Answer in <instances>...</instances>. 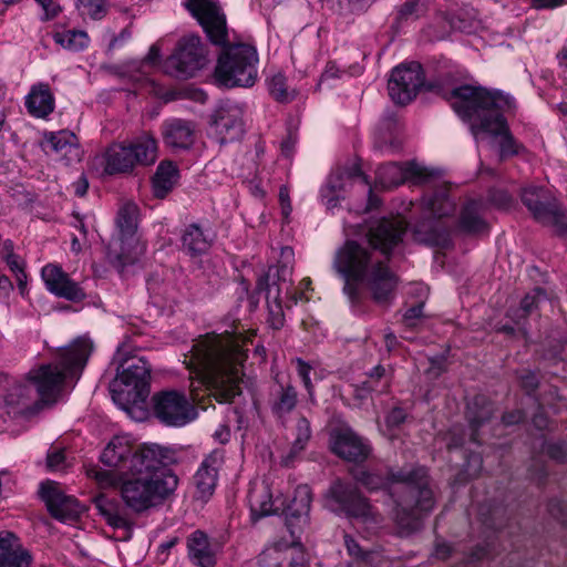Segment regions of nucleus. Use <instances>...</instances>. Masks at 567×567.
<instances>
[{
	"label": "nucleus",
	"instance_id": "1",
	"mask_svg": "<svg viewBox=\"0 0 567 567\" xmlns=\"http://www.w3.org/2000/svg\"><path fill=\"white\" fill-rule=\"evenodd\" d=\"M405 230L403 219L383 218L370 227L363 241L347 240L336 251L332 267L344 279L343 292L351 302L358 300L357 282L369 289L377 303L390 301L398 278L388 261Z\"/></svg>",
	"mask_w": 567,
	"mask_h": 567
},
{
	"label": "nucleus",
	"instance_id": "2",
	"mask_svg": "<svg viewBox=\"0 0 567 567\" xmlns=\"http://www.w3.org/2000/svg\"><path fill=\"white\" fill-rule=\"evenodd\" d=\"M93 350L90 339L81 337L62 348L56 363L43 364L28 373L25 383L11 386L4 398L7 413L30 420L54 404L68 381H78Z\"/></svg>",
	"mask_w": 567,
	"mask_h": 567
},
{
	"label": "nucleus",
	"instance_id": "3",
	"mask_svg": "<svg viewBox=\"0 0 567 567\" xmlns=\"http://www.w3.org/2000/svg\"><path fill=\"white\" fill-rule=\"evenodd\" d=\"M246 353L238 337L208 334L196 341L185 362L194 373L190 383L193 400H198L203 386L218 402H229L240 394L241 365Z\"/></svg>",
	"mask_w": 567,
	"mask_h": 567
},
{
	"label": "nucleus",
	"instance_id": "4",
	"mask_svg": "<svg viewBox=\"0 0 567 567\" xmlns=\"http://www.w3.org/2000/svg\"><path fill=\"white\" fill-rule=\"evenodd\" d=\"M446 100L455 113L471 122V132L476 141L484 136L499 137V156L518 155L525 147L511 134L503 112L515 109L514 99L501 91L461 85L453 89Z\"/></svg>",
	"mask_w": 567,
	"mask_h": 567
},
{
	"label": "nucleus",
	"instance_id": "5",
	"mask_svg": "<svg viewBox=\"0 0 567 567\" xmlns=\"http://www.w3.org/2000/svg\"><path fill=\"white\" fill-rule=\"evenodd\" d=\"M353 476L370 491L386 487L390 483L401 485L392 495L395 502L394 519L403 530L417 529L422 516L434 508L435 499L425 467L391 471L386 477L360 470L353 473Z\"/></svg>",
	"mask_w": 567,
	"mask_h": 567
},
{
	"label": "nucleus",
	"instance_id": "6",
	"mask_svg": "<svg viewBox=\"0 0 567 567\" xmlns=\"http://www.w3.org/2000/svg\"><path fill=\"white\" fill-rule=\"evenodd\" d=\"M163 450L148 454L143 462L123 478L120 492L125 506L136 514L144 513L167 499L178 486V477L162 466Z\"/></svg>",
	"mask_w": 567,
	"mask_h": 567
},
{
	"label": "nucleus",
	"instance_id": "7",
	"mask_svg": "<svg viewBox=\"0 0 567 567\" xmlns=\"http://www.w3.org/2000/svg\"><path fill=\"white\" fill-rule=\"evenodd\" d=\"M207 43L220 45L214 79L227 89L251 87L258 80L259 55L247 42H230L227 38H207Z\"/></svg>",
	"mask_w": 567,
	"mask_h": 567
},
{
	"label": "nucleus",
	"instance_id": "8",
	"mask_svg": "<svg viewBox=\"0 0 567 567\" xmlns=\"http://www.w3.org/2000/svg\"><path fill=\"white\" fill-rule=\"evenodd\" d=\"M161 449V446L152 444L135 450L127 436L116 435L107 443L101 454L102 463L115 468L116 473L92 466L86 470V474L102 488L114 487L117 485L120 476L127 475L133 468L143 465V462H148L146 460L148 454L157 453Z\"/></svg>",
	"mask_w": 567,
	"mask_h": 567
},
{
	"label": "nucleus",
	"instance_id": "9",
	"mask_svg": "<svg viewBox=\"0 0 567 567\" xmlns=\"http://www.w3.org/2000/svg\"><path fill=\"white\" fill-rule=\"evenodd\" d=\"M136 206L131 203L118 209L115 219L116 231L107 246L109 259L122 267L134 264L145 251V245L136 235Z\"/></svg>",
	"mask_w": 567,
	"mask_h": 567
},
{
	"label": "nucleus",
	"instance_id": "10",
	"mask_svg": "<svg viewBox=\"0 0 567 567\" xmlns=\"http://www.w3.org/2000/svg\"><path fill=\"white\" fill-rule=\"evenodd\" d=\"M327 503L331 511L344 513L360 520L368 528H374L382 522L381 515L349 483L334 482L327 492Z\"/></svg>",
	"mask_w": 567,
	"mask_h": 567
},
{
	"label": "nucleus",
	"instance_id": "11",
	"mask_svg": "<svg viewBox=\"0 0 567 567\" xmlns=\"http://www.w3.org/2000/svg\"><path fill=\"white\" fill-rule=\"evenodd\" d=\"M117 380L134 401H144L150 393L151 365L143 357L131 355L126 344L117 348Z\"/></svg>",
	"mask_w": 567,
	"mask_h": 567
},
{
	"label": "nucleus",
	"instance_id": "12",
	"mask_svg": "<svg viewBox=\"0 0 567 567\" xmlns=\"http://www.w3.org/2000/svg\"><path fill=\"white\" fill-rule=\"evenodd\" d=\"M154 416L164 425L182 427L197 417V410L187 395L177 390H163L152 396Z\"/></svg>",
	"mask_w": 567,
	"mask_h": 567
},
{
	"label": "nucleus",
	"instance_id": "13",
	"mask_svg": "<svg viewBox=\"0 0 567 567\" xmlns=\"http://www.w3.org/2000/svg\"><path fill=\"white\" fill-rule=\"evenodd\" d=\"M520 198L536 221L554 227L560 235L567 233V214L560 209L558 203L548 195L544 187L525 186L522 189Z\"/></svg>",
	"mask_w": 567,
	"mask_h": 567
},
{
	"label": "nucleus",
	"instance_id": "14",
	"mask_svg": "<svg viewBox=\"0 0 567 567\" xmlns=\"http://www.w3.org/2000/svg\"><path fill=\"white\" fill-rule=\"evenodd\" d=\"M208 56L207 43L200 38H185L167 59L166 70L178 79L192 78L208 63Z\"/></svg>",
	"mask_w": 567,
	"mask_h": 567
},
{
	"label": "nucleus",
	"instance_id": "15",
	"mask_svg": "<svg viewBox=\"0 0 567 567\" xmlns=\"http://www.w3.org/2000/svg\"><path fill=\"white\" fill-rule=\"evenodd\" d=\"M291 277V268L287 265L269 267L268 271L258 278L257 289L265 291L269 309L268 322L272 329L279 330L285 324V316L280 302L281 285Z\"/></svg>",
	"mask_w": 567,
	"mask_h": 567
},
{
	"label": "nucleus",
	"instance_id": "16",
	"mask_svg": "<svg viewBox=\"0 0 567 567\" xmlns=\"http://www.w3.org/2000/svg\"><path fill=\"white\" fill-rule=\"evenodd\" d=\"M424 83L422 66L417 62L395 66L388 82L389 95L396 104L405 105L417 94Z\"/></svg>",
	"mask_w": 567,
	"mask_h": 567
},
{
	"label": "nucleus",
	"instance_id": "17",
	"mask_svg": "<svg viewBox=\"0 0 567 567\" xmlns=\"http://www.w3.org/2000/svg\"><path fill=\"white\" fill-rule=\"evenodd\" d=\"M183 6L206 35H228L226 13L217 0H184Z\"/></svg>",
	"mask_w": 567,
	"mask_h": 567
},
{
	"label": "nucleus",
	"instance_id": "18",
	"mask_svg": "<svg viewBox=\"0 0 567 567\" xmlns=\"http://www.w3.org/2000/svg\"><path fill=\"white\" fill-rule=\"evenodd\" d=\"M244 111L237 104L216 110L209 126V135L220 145L238 141L244 132Z\"/></svg>",
	"mask_w": 567,
	"mask_h": 567
},
{
	"label": "nucleus",
	"instance_id": "19",
	"mask_svg": "<svg viewBox=\"0 0 567 567\" xmlns=\"http://www.w3.org/2000/svg\"><path fill=\"white\" fill-rule=\"evenodd\" d=\"M433 173L414 162L389 163L378 167L375 183L383 189L396 187L406 181L415 184L425 183Z\"/></svg>",
	"mask_w": 567,
	"mask_h": 567
},
{
	"label": "nucleus",
	"instance_id": "20",
	"mask_svg": "<svg viewBox=\"0 0 567 567\" xmlns=\"http://www.w3.org/2000/svg\"><path fill=\"white\" fill-rule=\"evenodd\" d=\"M40 494L51 515L63 523L75 522L84 511L78 499L65 495L55 482L41 483Z\"/></svg>",
	"mask_w": 567,
	"mask_h": 567
},
{
	"label": "nucleus",
	"instance_id": "21",
	"mask_svg": "<svg viewBox=\"0 0 567 567\" xmlns=\"http://www.w3.org/2000/svg\"><path fill=\"white\" fill-rule=\"evenodd\" d=\"M41 277L47 289L59 298L73 302L85 298V292L81 286L70 278V276L55 264H48L41 270Z\"/></svg>",
	"mask_w": 567,
	"mask_h": 567
},
{
	"label": "nucleus",
	"instance_id": "22",
	"mask_svg": "<svg viewBox=\"0 0 567 567\" xmlns=\"http://www.w3.org/2000/svg\"><path fill=\"white\" fill-rule=\"evenodd\" d=\"M331 449L338 456L354 463L365 461L371 452L368 441L351 429L334 431L331 435Z\"/></svg>",
	"mask_w": 567,
	"mask_h": 567
},
{
	"label": "nucleus",
	"instance_id": "23",
	"mask_svg": "<svg viewBox=\"0 0 567 567\" xmlns=\"http://www.w3.org/2000/svg\"><path fill=\"white\" fill-rule=\"evenodd\" d=\"M224 463V451L216 449L212 451L200 463L194 475L196 497L207 501L214 493L218 472Z\"/></svg>",
	"mask_w": 567,
	"mask_h": 567
},
{
	"label": "nucleus",
	"instance_id": "24",
	"mask_svg": "<svg viewBox=\"0 0 567 567\" xmlns=\"http://www.w3.org/2000/svg\"><path fill=\"white\" fill-rule=\"evenodd\" d=\"M96 162L106 175L130 174L135 164L127 143H112L104 152L96 156Z\"/></svg>",
	"mask_w": 567,
	"mask_h": 567
},
{
	"label": "nucleus",
	"instance_id": "25",
	"mask_svg": "<svg viewBox=\"0 0 567 567\" xmlns=\"http://www.w3.org/2000/svg\"><path fill=\"white\" fill-rule=\"evenodd\" d=\"M32 555L11 532H0V567H30Z\"/></svg>",
	"mask_w": 567,
	"mask_h": 567
},
{
	"label": "nucleus",
	"instance_id": "26",
	"mask_svg": "<svg viewBox=\"0 0 567 567\" xmlns=\"http://www.w3.org/2000/svg\"><path fill=\"white\" fill-rule=\"evenodd\" d=\"M28 113L35 118H48L55 109V97L48 83L38 82L24 97Z\"/></svg>",
	"mask_w": 567,
	"mask_h": 567
},
{
	"label": "nucleus",
	"instance_id": "27",
	"mask_svg": "<svg viewBox=\"0 0 567 567\" xmlns=\"http://www.w3.org/2000/svg\"><path fill=\"white\" fill-rule=\"evenodd\" d=\"M195 125L186 120L169 118L163 124V138L167 146L187 150L194 143Z\"/></svg>",
	"mask_w": 567,
	"mask_h": 567
},
{
	"label": "nucleus",
	"instance_id": "28",
	"mask_svg": "<svg viewBox=\"0 0 567 567\" xmlns=\"http://www.w3.org/2000/svg\"><path fill=\"white\" fill-rule=\"evenodd\" d=\"M215 236L209 229H204L198 224L188 225L182 234V248L190 257H198L206 254Z\"/></svg>",
	"mask_w": 567,
	"mask_h": 567
},
{
	"label": "nucleus",
	"instance_id": "29",
	"mask_svg": "<svg viewBox=\"0 0 567 567\" xmlns=\"http://www.w3.org/2000/svg\"><path fill=\"white\" fill-rule=\"evenodd\" d=\"M187 553L192 563L198 567H214L216 565L215 551L209 544L208 536L203 530H195L186 539Z\"/></svg>",
	"mask_w": 567,
	"mask_h": 567
},
{
	"label": "nucleus",
	"instance_id": "30",
	"mask_svg": "<svg viewBox=\"0 0 567 567\" xmlns=\"http://www.w3.org/2000/svg\"><path fill=\"white\" fill-rule=\"evenodd\" d=\"M136 166H151L158 158V143L151 133H143L127 142Z\"/></svg>",
	"mask_w": 567,
	"mask_h": 567
},
{
	"label": "nucleus",
	"instance_id": "31",
	"mask_svg": "<svg viewBox=\"0 0 567 567\" xmlns=\"http://www.w3.org/2000/svg\"><path fill=\"white\" fill-rule=\"evenodd\" d=\"M95 508L105 519L107 525L113 528L130 529L132 520L123 506L115 499H111L104 495H100L94 499Z\"/></svg>",
	"mask_w": 567,
	"mask_h": 567
},
{
	"label": "nucleus",
	"instance_id": "32",
	"mask_svg": "<svg viewBox=\"0 0 567 567\" xmlns=\"http://www.w3.org/2000/svg\"><path fill=\"white\" fill-rule=\"evenodd\" d=\"M422 206L429 216L435 218L449 216L455 210V203L449 197L445 184L436 185L431 194L424 195Z\"/></svg>",
	"mask_w": 567,
	"mask_h": 567
},
{
	"label": "nucleus",
	"instance_id": "33",
	"mask_svg": "<svg viewBox=\"0 0 567 567\" xmlns=\"http://www.w3.org/2000/svg\"><path fill=\"white\" fill-rule=\"evenodd\" d=\"M343 175L347 176L348 179H352L354 182H360L364 187L368 188L369 198H368V203L363 209L364 212H368V210L379 206L380 200L378 197H375L372 194V188L370 186L369 179L362 173L359 165H353V167H351L343 174L331 176L328 181L326 192L340 193L341 190H343V184L341 183V181L343 179Z\"/></svg>",
	"mask_w": 567,
	"mask_h": 567
},
{
	"label": "nucleus",
	"instance_id": "34",
	"mask_svg": "<svg viewBox=\"0 0 567 567\" xmlns=\"http://www.w3.org/2000/svg\"><path fill=\"white\" fill-rule=\"evenodd\" d=\"M178 177V168L173 162H161L152 181L155 197L164 198L177 184Z\"/></svg>",
	"mask_w": 567,
	"mask_h": 567
},
{
	"label": "nucleus",
	"instance_id": "35",
	"mask_svg": "<svg viewBox=\"0 0 567 567\" xmlns=\"http://www.w3.org/2000/svg\"><path fill=\"white\" fill-rule=\"evenodd\" d=\"M249 504L252 515L264 517L277 514L279 507L275 505L269 486L265 483L255 485L249 492Z\"/></svg>",
	"mask_w": 567,
	"mask_h": 567
},
{
	"label": "nucleus",
	"instance_id": "36",
	"mask_svg": "<svg viewBox=\"0 0 567 567\" xmlns=\"http://www.w3.org/2000/svg\"><path fill=\"white\" fill-rule=\"evenodd\" d=\"M311 505V491L308 485H299L291 502L284 508L287 518L308 522Z\"/></svg>",
	"mask_w": 567,
	"mask_h": 567
},
{
	"label": "nucleus",
	"instance_id": "37",
	"mask_svg": "<svg viewBox=\"0 0 567 567\" xmlns=\"http://www.w3.org/2000/svg\"><path fill=\"white\" fill-rule=\"evenodd\" d=\"M451 32H461L472 35L481 31V22L476 19L473 8L464 7L446 18Z\"/></svg>",
	"mask_w": 567,
	"mask_h": 567
},
{
	"label": "nucleus",
	"instance_id": "38",
	"mask_svg": "<svg viewBox=\"0 0 567 567\" xmlns=\"http://www.w3.org/2000/svg\"><path fill=\"white\" fill-rule=\"evenodd\" d=\"M483 204L477 200L468 202L462 209L460 227L468 234H481L487 229V224L482 218Z\"/></svg>",
	"mask_w": 567,
	"mask_h": 567
},
{
	"label": "nucleus",
	"instance_id": "39",
	"mask_svg": "<svg viewBox=\"0 0 567 567\" xmlns=\"http://www.w3.org/2000/svg\"><path fill=\"white\" fill-rule=\"evenodd\" d=\"M311 437L310 423L306 417H299L296 423V439L289 452L282 456L281 463L285 466H290L298 455L305 450L308 441Z\"/></svg>",
	"mask_w": 567,
	"mask_h": 567
},
{
	"label": "nucleus",
	"instance_id": "40",
	"mask_svg": "<svg viewBox=\"0 0 567 567\" xmlns=\"http://www.w3.org/2000/svg\"><path fill=\"white\" fill-rule=\"evenodd\" d=\"M298 402V394L291 384L279 385L271 403V411L278 417L289 414Z\"/></svg>",
	"mask_w": 567,
	"mask_h": 567
},
{
	"label": "nucleus",
	"instance_id": "41",
	"mask_svg": "<svg viewBox=\"0 0 567 567\" xmlns=\"http://www.w3.org/2000/svg\"><path fill=\"white\" fill-rule=\"evenodd\" d=\"M74 135L68 131L45 134L43 148L47 153L66 154L74 147Z\"/></svg>",
	"mask_w": 567,
	"mask_h": 567
},
{
	"label": "nucleus",
	"instance_id": "42",
	"mask_svg": "<svg viewBox=\"0 0 567 567\" xmlns=\"http://www.w3.org/2000/svg\"><path fill=\"white\" fill-rule=\"evenodd\" d=\"M492 414L493 406L483 395L475 396L472 403L468 404V419L473 430L489 420Z\"/></svg>",
	"mask_w": 567,
	"mask_h": 567
},
{
	"label": "nucleus",
	"instance_id": "43",
	"mask_svg": "<svg viewBox=\"0 0 567 567\" xmlns=\"http://www.w3.org/2000/svg\"><path fill=\"white\" fill-rule=\"evenodd\" d=\"M419 18L417 0H408L396 11L392 29L395 33L406 32V25Z\"/></svg>",
	"mask_w": 567,
	"mask_h": 567
},
{
	"label": "nucleus",
	"instance_id": "44",
	"mask_svg": "<svg viewBox=\"0 0 567 567\" xmlns=\"http://www.w3.org/2000/svg\"><path fill=\"white\" fill-rule=\"evenodd\" d=\"M269 92L278 102L287 103L295 99V90H289L287 79L282 73L275 74L269 81Z\"/></svg>",
	"mask_w": 567,
	"mask_h": 567
},
{
	"label": "nucleus",
	"instance_id": "45",
	"mask_svg": "<svg viewBox=\"0 0 567 567\" xmlns=\"http://www.w3.org/2000/svg\"><path fill=\"white\" fill-rule=\"evenodd\" d=\"M76 8L81 16L94 21L103 19L107 13L106 0L76 1Z\"/></svg>",
	"mask_w": 567,
	"mask_h": 567
},
{
	"label": "nucleus",
	"instance_id": "46",
	"mask_svg": "<svg viewBox=\"0 0 567 567\" xmlns=\"http://www.w3.org/2000/svg\"><path fill=\"white\" fill-rule=\"evenodd\" d=\"M547 299L545 291L542 288H535L530 292L526 293L520 302L518 311L520 318H526L530 315L538 306Z\"/></svg>",
	"mask_w": 567,
	"mask_h": 567
},
{
	"label": "nucleus",
	"instance_id": "47",
	"mask_svg": "<svg viewBox=\"0 0 567 567\" xmlns=\"http://www.w3.org/2000/svg\"><path fill=\"white\" fill-rule=\"evenodd\" d=\"M344 546L347 549V553L357 558L361 563H370L372 553L371 551H364L359 543L349 534H344L343 536Z\"/></svg>",
	"mask_w": 567,
	"mask_h": 567
},
{
	"label": "nucleus",
	"instance_id": "48",
	"mask_svg": "<svg viewBox=\"0 0 567 567\" xmlns=\"http://www.w3.org/2000/svg\"><path fill=\"white\" fill-rule=\"evenodd\" d=\"M293 363L296 364L298 375L302 380V383H303L309 396L312 398L313 385H312L311 378H310V372L312 370V367L300 358H296L293 360Z\"/></svg>",
	"mask_w": 567,
	"mask_h": 567
},
{
	"label": "nucleus",
	"instance_id": "49",
	"mask_svg": "<svg viewBox=\"0 0 567 567\" xmlns=\"http://www.w3.org/2000/svg\"><path fill=\"white\" fill-rule=\"evenodd\" d=\"M56 45L70 52H79L89 45V38H54Z\"/></svg>",
	"mask_w": 567,
	"mask_h": 567
},
{
	"label": "nucleus",
	"instance_id": "50",
	"mask_svg": "<svg viewBox=\"0 0 567 567\" xmlns=\"http://www.w3.org/2000/svg\"><path fill=\"white\" fill-rule=\"evenodd\" d=\"M489 202L498 208H507L512 204L511 195L505 190H492L488 196Z\"/></svg>",
	"mask_w": 567,
	"mask_h": 567
},
{
	"label": "nucleus",
	"instance_id": "51",
	"mask_svg": "<svg viewBox=\"0 0 567 567\" xmlns=\"http://www.w3.org/2000/svg\"><path fill=\"white\" fill-rule=\"evenodd\" d=\"M47 465L51 471L64 468V453L61 450H53L48 453Z\"/></svg>",
	"mask_w": 567,
	"mask_h": 567
},
{
	"label": "nucleus",
	"instance_id": "52",
	"mask_svg": "<svg viewBox=\"0 0 567 567\" xmlns=\"http://www.w3.org/2000/svg\"><path fill=\"white\" fill-rule=\"evenodd\" d=\"M548 511L553 517L567 525V509L564 503L557 499L551 501L548 505Z\"/></svg>",
	"mask_w": 567,
	"mask_h": 567
},
{
	"label": "nucleus",
	"instance_id": "53",
	"mask_svg": "<svg viewBox=\"0 0 567 567\" xmlns=\"http://www.w3.org/2000/svg\"><path fill=\"white\" fill-rule=\"evenodd\" d=\"M424 302L420 301L415 306L410 307L403 315L404 322L408 326H414V320L423 316Z\"/></svg>",
	"mask_w": 567,
	"mask_h": 567
},
{
	"label": "nucleus",
	"instance_id": "54",
	"mask_svg": "<svg viewBox=\"0 0 567 567\" xmlns=\"http://www.w3.org/2000/svg\"><path fill=\"white\" fill-rule=\"evenodd\" d=\"M35 1L41 6V8L43 10V16H42L43 20H49V19L54 18L60 11L59 6L55 4L53 2V0H35Z\"/></svg>",
	"mask_w": 567,
	"mask_h": 567
},
{
	"label": "nucleus",
	"instance_id": "55",
	"mask_svg": "<svg viewBox=\"0 0 567 567\" xmlns=\"http://www.w3.org/2000/svg\"><path fill=\"white\" fill-rule=\"evenodd\" d=\"M279 200L281 205L282 215L286 218H288L292 210V207L290 203L289 190L286 186H281L279 189Z\"/></svg>",
	"mask_w": 567,
	"mask_h": 567
},
{
	"label": "nucleus",
	"instance_id": "56",
	"mask_svg": "<svg viewBox=\"0 0 567 567\" xmlns=\"http://www.w3.org/2000/svg\"><path fill=\"white\" fill-rule=\"evenodd\" d=\"M406 413L401 408H394L386 416L389 426H398L405 421Z\"/></svg>",
	"mask_w": 567,
	"mask_h": 567
},
{
	"label": "nucleus",
	"instance_id": "57",
	"mask_svg": "<svg viewBox=\"0 0 567 567\" xmlns=\"http://www.w3.org/2000/svg\"><path fill=\"white\" fill-rule=\"evenodd\" d=\"M3 261L8 265L13 274L24 270V261L16 252L13 255H9L6 259H3Z\"/></svg>",
	"mask_w": 567,
	"mask_h": 567
},
{
	"label": "nucleus",
	"instance_id": "58",
	"mask_svg": "<svg viewBox=\"0 0 567 567\" xmlns=\"http://www.w3.org/2000/svg\"><path fill=\"white\" fill-rule=\"evenodd\" d=\"M453 548L444 542H439L435 545L434 556L439 559L445 560L451 557Z\"/></svg>",
	"mask_w": 567,
	"mask_h": 567
},
{
	"label": "nucleus",
	"instance_id": "59",
	"mask_svg": "<svg viewBox=\"0 0 567 567\" xmlns=\"http://www.w3.org/2000/svg\"><path fill=\"white\" fill-rule=\"evenodd\" d=\"M375 390V385L371 384V381H363L361 385L355 388L354 393L357 398L364 399L368 394Z\"/></svg>",
	"mask_w": 567,
	"mask_h": 567
},
{
	"label": "nucleus",
	"instance_id": "60",
	"mask_svg": "<svg viewBox=\"0 0 567 567\" xmlns=\"http://www.w3.org/2000/svg\"><path fill=\"white\" fill-rule=\"evenodd\" d=\"M536 9H553L565 3V0H532Z\"/></svg>",
	"mask_w": 567,
	"mask_h": 567
},
{
	"label": "nucleus",
	"instance_id": "61",
	"mask_svg": "<svg viewBox=\"0 0 567 567\" xmlns=\"http://www.w3.org/2000/svg\"><path fill=\"white\" fill-rule=\"evenodd\" d=\"M339 76V69L333 63H328L323 73L321 74L319 85L330 79H336Z\"/></svg>",
	"mask_w": 567,
	"mask_h": 567
},
{
	"label": "nucleus",
	"instance_id": "62",
	"mask_svg": "<svg viewBox=\"0 0 567 567\" xmlns=\"http://www.w3.org/2000/svg\"><path fill=\"white\" fill-rule=\"evenodd\" d=\"M522 384L527 390H534L538 385V380L535 373L527 372L526 374L522 375Z\"/></svg>",
	"mask_w": 567,
	"mask_h": 567
},
{
	"label": "nucleus",
	"instance_id": "63",
	"mask_svg": "<svg viewBox=\"0 0 567 567\" xmlns=\"http://www.w3.org/2000/svg\"><path fill=\"white\" fill-rule=\"evenodd\" d=\"M214 439L219 441L220 443H227L230 439V430L226 425H219L218 429L214 433Z\"/></svg>",
	"mask_w": 567,
	"mask_h": 567
},
{
	"label": "nucleus",
	"instance_id": "64",
	"mask_svg": "<svg viewBox=\"0 0 567 567\" xmlns=\"http://www.w3.org/2000/svg\"><path fill=\"white\" fill-rule=\"evenodd\" d=\"M548 453L550 455V457L559 461V462H563L566 457V453L564 451V447L559 444H554V445H550L548 447Z\"/></svg>",
	"mask_w": 567,
	"mask_h": 567
}]
</instances>
